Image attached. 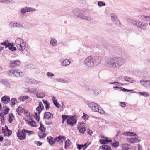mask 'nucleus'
<instances>
[{
	"label": "nucleus",
	"mask_w": 150,
	"mask_h": 150,
	"mask_svg": "<svg viewBox=\"0 0 150 150\" xmlns=\"http://www.w3.org/2000/svg\"><path fill=\"white\" fill-rule=\"evenodd\" d=\"M125 62V60L122 58H114L111 59L108 66L112 67H119Z\"/></svg>",
	"instance_id": "nucleus-1"
},
{
	"label": "nucleus",
	"mask_w": 150,
	"mask_h": 150,
	"mask_svg": "<svg viewBox=\"0 0 150 150\" xmlns=\"http://www.w3.org/2000/svg\"><path fill=\"white\" fill-rule=\"evenodd\" d=\"M17 136L18 139L21 140L26 139V134L28 136H30L34 134L33 131L26 130L24 129L22 130L19 129L16 132Z\"/></svg>",
	"instance_id": "nucleus-2"
},
{
	"label": "nucleus",
	"mask_w": 150,
	"mask_h": 150,
	"mask_svg": "<svg viewBox=\"0 0 150 150\" xmlns=\"http://www.w3.org/2000/svg\"><path fill=\"white\" fill-rule=\"evenodd\" d=\"M15 44L17 49L20 51H23L25 48V44L21 38H18L15 41Z\"/></svg>",
	"instance_id": "nucleus-3"
},
{
	"label": "nucleus",
	"mask_w": 150,
	"mask_h": 150,
	"mask_svg": "<svg viewBox=\"0 0 150 150\" xmlns=\"http://www.w3.org/2000/svg\"><path fill=\"white\" fill-rule=\"evenodd\" d=\"M44 107L42 103L41 102H40L39 103V106L37 108L36 110L37 113H35V115L34 116L36 120L38 121H39L40 116L38 115H39L42 110L44 109Z\"/></svg>",
	"instance_id": "nucleus-4"
},
{
	"label": "nucleus",
	"mask_w": 150,
	"mask_h": 150,
	"mask_svg": "<svg viewBox=\"0 0 150 150\" xmlns=\"http://www.w3.org/2000/svg\"><path fill=\"white\" fill-rule=\"evenodd\" d=\"M88 105L93 111L98 112L100 113H103L104 112V111L100 109V108L99 106L94 103H90Z\"/></svg>",
	"instance_id": "nucleus-5"
},
{
	"label": "nucleus",
	"mask_w": 150,
	"mask_h": 150,
	"mask_svg": "<svg viewBox=\"0 0 150 150\" xmlns=\"http://www.w3.org/2000/svg\"><path fill=\"white\" fill-rule=\"evenodd\" d=\"M93 57L89 56L85 60V64L89 67H92L94 66Z\"/></svg>",
	"instance_id": "nucleus-6"
},
{
	"label": "nucleus",
	"mask_w": 150,
	"mask_h": 150,
	"mask_svg": "<svg viewBox=\"0 0 150 150\" xmlns=\"http://www.w3.org/2000/svg\"><path fill=\"white\" fill-rule=\"evenodd\" d=\"M5 129L2 127V133L5 136H9L12 134V131L10 130L6 126H5Z\"/></svg>",
	"instance_id": "nucleus-7"
},
{
	"label": "nucleus",
	"mask_w": 150,
	"mask_h": 150,
	"mask_svg": "<svg viewBox=\"0 0 150 150\" xmlns=\"http://www.w3.org/2000/svg\"><path fill=\"white\" fill-rule=\"evenodd\" d=\"M78 129L79 132L81 133H84L86 130L84 124L83 123H79L78 125Z\"/></svg>",
	"instance_id": "nucleus-8"
},
{
	"label": "nucleus",
	"mask_w": 150,
	"mask_h": 150,
	"mask_svg": "<svg viewBox=\"0 0 150 150\" xmlns=\"http://www.w3.org/2000/svg\"><path fill=\"white\" fill-rule=\"evenodd\" d=\"M67 124L73 125L76 123L77 120L74 117L72 116L67 119Z\"/></svg>",
	"instance_id": "nucleus-9"
},
{
	"label": "nucleus",
	"mask_w": 150,
	"mask_h": 150,
	"mask_svg": "<svg viewBox=\"0 0 150 150\" xmlns=\"http://www.w3.org/2000/svg\"><path fill=\"white\" fill-rule=\"evenodd\" d=\"M65 139L66 138L64 136H59L56 137L54 139V140L55 142L61 144L65 140Z\"/></svg>",
	"instance_id": "nucleus-10"
},
{
	"label": "nucleus",
	"mask_w": 150,
	"mask_h": 150,
	"mask_svg": "<svg viewBox=\"0 0 150 150\" xmlns=\"http://www.w3.org/2000/svg\"><path fill=\"white\" fill-rule=\"evenodd\" d=\"M20 64V62L19 60L15 61H11L10 63V67L11 68H13L18 66Z\"/></svg>",
	"instance_id": "nucleus-11"
},
{
	"label": "nucleus",
	"mask_w": 150,
	"mask_h": 150,
	"mask_svg": "<svg viewBox=\"0 0 150 150\" xmlns=\"http://www.w3.org/2000/svg\"><path fill=\"white\" fill-rule=\"evenodd\" d=\"M140 82L145 87L147 88H150V81H144V80H141L140 81Z\"/></svg>",
	"instance_id": "nucleus-12"
},
{
	"label": "nucleus",
	"mask_w": 150,
	"mask_h": 150,
	"mask_svg": "<svg viewBox=\"0 0 150 150\" xmlns=\"http://www.w3.org/2000/svg\"><path fill=\"white\" fill-rule=\"evenodd\" d=\"M93 59L94 66L97 65L100 63L101 58L99 57H93Z\"/></svg>",
	"instance_id": "nucleus-13"
},
{
	"label": "nucleus",
	"mask_w": 150,
	"mask_h": 150,
	"mask_svg": "<svg viewBox=\"0 0 150 150\" xmlns=\"http://www.w3.org/2000/svg\"><path fill=\"white\" fill-rule=\"evenodd\" d=\"M10 98L7 96H5L1 98L2 101L5 104H7L10 101Z\"/></svg>",
	"instance_id": "nucleus-14"
},
{
	"label": "nucleus",
	"mask_w": 150,
	"mask_h": 150,
	"mask_svg": "<svg viewBox=\"0 0 150 150\" xmlns=\"http://www.w3.org/2000/svg\"><path fill=\"white\" fill-rule=\"evenodd\" d=\"M15 74L14 76H17L18 77L22 76H23V74L22 72H21L20 71L17 69L14 70Z\"/></svg>",
	"instance_id": "nucleus-15"
},
{
	"label": "nucleus",
	"mask_w": 150,
	"mask_h": 150,
	"mask_svg": "<svg viewBox=\"0 0 150 150\" xmlns=\"http://www.w3.org/2000/svg\"><path fill=\"white\" fill-rule=\"evenodd\" d=\"M53 117V115L49 112H47L44 114V118L50 119Z\"/></svg>",
	"instance_id": "nucleus-16"
},
{
	"label": "nucleus",
	"mask_w": 150,
	"mask_h": 150,
	"mask_svg": "<svg viewBox=\"0 0 150 150\" xmlns=\"http://www.w3.org/2000/svg\"><path fill=\"white\" fill-rule=\"evenodd\" d=\"M7 47H8L10 50L12 51H15L16 50V48L14 47L13 44L11 43H8L7 45L6 46V48Z\"/></svg>",
	"instance_id": "nucleus-17"
},
{
	"label": "nucleus",
	"mask_w": 150,
	"mask_h": 150,
	"mask_svg": "<svg viewBox=\"0 0 150 150\" xmlns=\"http://www.w3.org/2000/svg\"><path fill=\"white\" fill-rule=\"evenodd\" d=\"M25 110H24L23 108L20 106L18 107L16 110L18 114L20 115H21L23 112H24Z\"/></svg>",
	"instance_id": "nucleus-18"
},
{
	"label": "nucleus",
	"mask_w": 150,
	"mask_h": 150,
	"mask_svg": "<svg viewBox=\"0 0 150 150\" xmlns=\"http://www.w3.org/2000/svg\"><path fill=\"white\" fill-rule=\"evenodd\" d=\"M28 123L32 127H36L37 126L36 122L32 120L31 121H28Z\"/></svg>",
	"instance_id": "nucleus-19"
},
{
	"label": "nucleus",
	"mask_w": 150,
	"mask_h": 150,
	"mask_svg": "<svg viewBox=\"0 0 150 150\" xmlns=\"http://www.w3.org/2000/svg\"><path fill=\"white\" fill-rule=\"evenodd\" d=\"M47 139L49 143L51 145H52L54 144L55 142H54V139L51 137H47Z\"/></svg>",
	"instance_id": "nucleus-20"
},
{
	"label": "nucleus",
	"mask_w": 150,
	"mask_h": 150,
	"mask_svg": "<svg viewBox=\"0 0 150 150\" xmlns=\"http://www.w3.org/2000/svg\"><path fill=\"white\" fill-rule=\"evenodd\" d=\"M142 22L139 21H133L132 22V24L135 26H136L139 28H142L140 25H142Z\"/></svg>",
	"instance_id": "nucleus-21"
},
{
	"label": "nucleus",
	"mask_w": 150,
	"mask_h": 150,
	"mask_svg": "<svg viewBox=\"0 0 150 150\" xmlns=\"http://www.w3.org/2000/svg\"><path fill=\"white\" fill-rule=\"evenodd\" d=\"M15 71L14 70L11 69L9 70L8 71L7 74L10 76L14 77Z\"/></svg>",
	"instance_id": "nucleus-22"
},
{
	"label": "nucleus",
	"mask_w": 150,
	"mask_h": 150,
	"mask_svg": "<svg viewBox=\"0 0 150 150\" xmlns=\"http://www.w3.org/2000/svg\"><path fill=\"white\" fill-rule=\"evenodd\" d=\"M70 63V62L68 60H64L62 62L61 64L63 66H66L69 65Z\"/></svg>",
	"instance_id": "nucleus-23"
},
{
	"label": "nucleus",
	"mask_w": 150,
	"mask_h": 150,
	"mask_svg": "<svg viewBox=\"0 0 150 150\" xmlns=\"http://www.w3.org/2000/svg\"><path fill=\"white\" fill-rule=\"evenodd\" d=\"M138 141V138H130L129 139L128 141L129 142L133 143H136Z\"/></svg>",
	"instance_id": "nucleus-24"
},
{
	"label": "nucleus",
	"mask_w": 150,
	"mask_h": 150,
	"mask_svg": "<svg viewBox=\"0 0 150 150\" xmlns=\"http://www.w3.org/2000/svg\"><path fill=\"white\" fill-rule=\"evenodd\" d=\"M44 132L40 131L38 133L39 137L41 138H44L47 135V134L44 133Z\"/></svg>",
	"instance_id": "nucleus-25"
},
{
	"label": "nucleus",
	"mask_w": 150,
	"mask_h": 150,
	"mask_svg": "<svg viewBox=\"0 0 150 150\" xmlns=\"http://www.w3.org/2000/svg\"><path fill=\"white\" fill-rule=\"evenodd\" d=\"M40 126L39 128V129L40 131L42 132H44L46 130V128L40 122Z\"/></svg>",
	"instance_id": "nucleus-26"
},
{
	"label": "nucleus",
	"mask_w": 150,
	"mask_h": 150,
	"mask_svg": "<svg viewBox=\"0 0 150 150\" xmlns=\"http://www.w3.org/2000/svg\"><path fill=\"white\" fill-rule=\"evenodd\" d=\"M36 96L38 98H43L45 96V95L43 93H38L37 92L36 93Z\"/></svg>",
	"instance_id": "nucleus-27"
},
{
	"label": "nucleus",
	"mask_w": 150,
	"mask_h": 150,
	"mask_svg": "<svg viewBox=\"0 0 150 150\" xmlns=\"http://www.w3.org/2000/svg\"><path fill=\"white\" fill-rule=\"evenodd\" d=\"M11 102L12 107H14L17 102V100L15 98H12L11 100Z\"/></svg>",
	"instance_id": "nucleus-28"
},
{
	"label": "nucleus",
	"mask_w": 150,
	"mask_h": 150,
	"mask_svg": "<svg viewBox=\"0 0 150 150\" xmlns=\"http://www.w3.org/2000/svg\"><path fill=\"white\" fill-rule=\"evenodd\" d=\"M102 149L105 150H111V148L110 146L107 145H103L101 146Z\"/></svg>",
	"instance_id": "nucleus-29"
},
{
	"label": "nucleus",
	"mask_w": 150,
	"mask_h": 150,
	"mask_svg": "<svg viewBox=\"0 0 150 150\" xmlns=\"http://www.w3.org/2000/svg\"><path fill=\"white\" fill-rule=\"evenodd\" d=\"M9 122L10 123H11L14 118V115L12 113L9 114Z\"/></svg>",
	"instance_id": "nucleus-30"
},
{
	"label": "nucleus",
	"mask_w": 150,
	"mask_h": 150,
	"mask_svg": "<svg viewBox=\"0 0 150 150\" xmlns=\"http://www.w3.org/2000/svg\"><path fill=\"white\" fill-rule=\"evenodd\" d=\"M65 148L66 149L68 147L71 143L70 140H67L65 142Z\"/></svg>",
	"instance_id": "nucleus-31"
},
{
	"label": "nucleus",
	"mask_w": 150,
	"mask_h": 150,
	"mask_svg": "<svg viewBox=\"0 0 150 150\" xmlns=\"http://www.w3.org/2000/svg\"><path fill=\"white\" fill-rule=\"evenodd\" d=\"M42 101L46 109L47 110L49 108V105L47 101L44 100H42Z\"/></svg>",
	"instance_id": "nucleus-32"
},
{
	"label": "nucleus",
	"mask_w": 150,
	"mask_h": 150,
	"mask_svg": "<svg viewBox=\"0 0 150 150\" xmlns=\"http://www.w3.org/2000/svg\"><path fill=\"white\" fill-rule=\"evenodd\" d=\"M141 23L142 25H140V26L142 27V28H140L143 29H146V26L148 25V24L147 23L142 22Z\"/></svg>",
	"instance_id": "nucleus-33"
},
{
	"label": "nucleus",
	"mask_w": 150,
	"mask_h": 150,
	"mask_svg": "<svg viewBox=\"0 0 150 150\" xmlns=\"http://www.w3.org/2000/svg\"><path fill=\"white\" fill-rule=\"evenodd\" d=\"M139 93H140L142 95L145 97H149V93L146 92H139Z\"/></svg>",
	"instance_id": "nucleus-34"
},
{
	"label": "nucleus",
	"mask_w": 150,
	"mask_h": 150,
	"mask_svg": "<svg viewBox=\"0 0 150 150\" xmlns=\"http://www.w3.org/2000/svg\"><path fill=\"white\" fill-rule=\"evenodd\" d=\"M50 44L53 46H55L57 44V41L54 39H52L50 41Z\"/></svg>",
	"instance_id": "nucleus-35"
},
{
	"label": "nucleus",
	"mask_w": 150,
	"mask_h": 150,
	"mask_svg": "<svg viewBox=\"0 0 150 150\" xmlns=\"http://www.w3.org/2000/svg\"><path fill=\"white\" fill-rule=\"evenodd\" d=\"M128 145L127 144H123L122 146V149L123 150H128L129 149Z\"/></svg>",
	"instance_id": "nucleus-36"
},
{
	"label": "nucleus",
	"mask_w": 150,
	"mask_h": 150,
	"mask_svg": "<svg viewBox=\"0 0 150 150\" xmlns=\"http://www.w3.org/2000/svg\"><path fill=\"white\" fill-rule=\"evenodd\" d=\"M10 109L8 107H6L5 108V109L4 110V112L3 113L5 114V115L6 114L9 112Z\"/></svg>",
	"instance_id": "nucleus-37"
},
{
	"label": "nucleus",
	"mask_w": 150,
	"mask_h": 150,
	"mask_svg": "<svg viewBox=\"0 0 150 150\" xmlns=\"http://www.w3.org/2000/svg\"><path fill=\"white\" fill-rule=\"evenodd\" d=\"M12 25H13V27H19L20 25L19 23H16V22H11L10 23Z\"/></svg>",
	"instance_id": "nucleus-38"
},
{
	"label": "nucleus",
	"mask_w": 150,
	"mask_h": 150,
	"mask_svg": "<svg viewBox=\"0 0 150 150\" xmlns=\"http://www.w3.org/2000/svg\"><path fill=\"white\" fill-rule=\"evenodd\" d=\"M98 5L100 7H101L105 6V4L103 1H100L98 2Z\"/></svg>",
	"instance_id": "nucleus-39"
},
{
	"label": "nucleus",
	"mask_w": 150,
	"mask_h": 150,
	"mask_svg": "<svg viewBox=\"0 0 150 150\" xmlns=\"http://www.w3.org/2000/svg\"><path fill=\"white\" fill-rule=\"evenodd\" d=\"M45 124L47 125H50L52 124V120H51L48 119L46 121H45Z\"/></svg>",
	"instance_id": "nucleus-40"
},
{
	"label": "nucleus",
	"mask_w": 150,
	"mask_h": 150,
	"mask_svg": "<svg viewBox=\"0 0 150 150\" xmlns=\"http://www.w3.org/2000/svg\"><path fill=\"white\" fill-rule=\"evenodd\" d=\"M83 115L82 117V118L85 120L88 119L89 117V116L85 113H83Z\"/></svg>",
	"instance_id": "nucleus-41"
},
{
	"label": "nucleus",
	"mask_w": 150,
	"mask_h": 150,
	"mask_svg": "<svg viewBox=\"0 0 150 150\" xmlns=\"http://www.w3.org/2000/svg\"><path fill=\"white\" fill-rule=\"evenodd\" d=\"M29 91L31 93H36L38 92V90L37 89H33L31 90L29 89Z\"/></svg>",
	"instance_id": "nucleus-42"
},
{
	"label": "nucleus",
	"mask_w": 150,
	"mask_h": 150,
	"mask_svg": "<svg viewBox=\"0 0 150 150\" xmlns=\"http://www.w3.org/2000/svg\"><path fill=\"white\" fill-rule=\"evenodd\" d=\"M99 142L102 144H107L106 139H100Z\"/></svg>",
	"instance_id": "nucleus-43"
},
{
	"label": "nucleus",
	"mask_w": 150,
	"mask_h": 150,
	"mask_svg": "<svg viewBox=\"0 0 150 150\" xmlns=\"http://www.w3.org/2000/svg\"><path fill=\"white\" fill-rule=\"evenodd\" d=\"M21 12L23 13H24L25 12H28V11L27 7L25 8H23L21 9Z\"/></svg>",
	"instance_id": "nucleus-44"
},
{
	"label": "nucleus",
	"mask_w": 150,
	"mask_h": 150,
	"mask_svg": "<svg viewBox=\"0 0 150 150\" xmlns=\"http://www.w3.org/2000/svg\"><path fill=\"white\" fill-rule=\"evenodd\" d=\"M86 145V144H85L83 145H78L77 148L79 150H80L82 149V148L84 147Z\"/></svg>",
	"instance_id": "nucleus-45"
},
{
	"label": "nucleus",
	"mask_w": 150,
	"mask_h": 150,
	"mask_svg": "<svg viewBox=\"0 0 150 150\" xmlns=\"http://www.w3.org/2000/svg\"><path fill=\"white\" fill-rule=\"evenodd\" d=\"M24 114L25 115L28 117L30 118L31 117L30 113H29L27 110H26L25 111Z\"/></svg>",
	"instance_id": "nucleus-46"
},
{
	"label": "nucleus",
	"mask_w": 150,
	"mask_h": 150,
	"mask_svg": "<svg viewBox=\"0 0 150 150\" xmlns=\"http://www.w3.org/2000/svg\"><path fill=\"white\" fill-rule=\"evenodd\" d=\"M5 115L4 113H0V117L2 121L4 120Z\"/></svg>",
	"instance_id": "nucleus-47"
},
{
	"label": "nucleus",
	"mask_w": 150,
	"mask_h": 150,
	"mask_svg": "<svg viewBox=\"0 0 150 150\" xmlns=\"http://www.w3.org/2000/svg\"><path fill=\"white\" fill-rule=\"evenodd\" d=\"M27 8L28 12H31L36 11V10L35 8H33L27 7Z\"/></svg>",
	"instance_id": "nucleus-48"
},
{
	"label": "nucleus",
	"mask_w": 150,
	"mask_h": 150,
	"mask_svg": "<svg viewBox=\"0 0 150 150\" xmlns=\"http://www.w3.org/2000/svg\"><path fill=\"white\" fill-rule=\"evenodd\" d=\"M127 133L128 134L127 135L128 136H134L136 135V134L134 133H131L130 132H127Z\"/></svg>",
	"instance_id": "nucleus-49"
},
{
	"label": "nucleus",
	"mask_w": 150,
	"mask_h": 150,
	"mask_svg": "<svg viewBox=\"0 0 150 150\" xmlns=\"http://www.w3.org/2000/svg\"><path fill=\"white\" fill-rule=\"evenodd\" d=\"M111 17L113 20H115L117 18V16L114 13H112L111 14Z\"/></svg>",
	"instance_id": "nucleus-50"
},
{
	"label": "nucleus",
	"mask_w": 150,
	"mask_h": 150,
	"mask_svg": "<svg viewBox=\"0 0 150 150\" xmlns=\"http://www.w3.org/2000/svg\"><path fill=\"white\" fill-rule=\"evenodd\" d=\"M112 146L114 147H118L119 145V143L118 142H116L113 143L112 144Z\"/></svg>",
	"instance_id": "nucleus-51"
},
{
	"label": "nucleus",
	"mask_w": 150,
	"mask_h": 150,
	"mask_svg": "<svg viewBox=\"0 0 150 150\" xmlns=\"http://www.w3.org/2000/svg\"><path fill=\"white\" fill-rule=\"evenodd\" d=\"M67 116H66L65 115H62V117L63 119L62 123H63L64 120L67 119Z\"/></svg>",
	"instance_id": "nucleus-52"
},
{
	"label": "nucleus",
	"mask_w": 150,
	"mask_h": 150,
	"mask_svg": "<svg viewBox=\"0 0 150 150\" xmlns=\"http://www.w3.org/2000/svg\"><path fill=\"white\" fill-rule=\"evenodd\" d=\"M120 105L121 107H125L126 106V104L125 102H121L120 103Z\"/></svg>",
	"instance_id": "nucleus-53"
},
{
	"label": "nucleus",
	"mask_w": 150,
	"mask_h": 150,
	"mask_svg": "<svg viewBox=\"0 0 150 150\" xmlns=\"http://www.w3.org/2000/svg\"><path fill=\"white\" fill-rule=\"evenodd\" d=\"M29 98V97L27 96H23L22 98V100L24 101L25 100L28 99Z\"/></svg>",
	"instance_id": "nucleus-54"
},
{
	"label": "nucleus",
	"mask_w": 150,
	"mask_h": 150,
	"mask_svg": "<svg viewBox=\"0 0 150 150\" xmlns=\"http://www.w3.org/2000/svg\"><path fill=\"white\" fill-rule=\"evenodd\" d=\"M47 75L48 76H54V74L52 73L47 72Z\"/></svg>",
	"instance_id": "nucleus-55"
},
{
	"label": "nucleus",
	"mask_w": 150,
	"mask_h": 150,
	"mask_svg": "<svg viewBox=\"0 0 150 150\" xmlns=\"http://www.w3.org/2000/svg\"><path fill=\"white\" fill-rule=\"evenodd\" d=\"M8 44V41H6L4 42L1 43V44L3 45H5V46H6V45H7Z\"/></svg>",
	"instance_id": "nucleus-56"
},
{
	"label": "nucleus",
	"mask_w": 150,
	"mask_h": 150,
	"mask_svg": "<svg viewBox=\"0 0 150 150\" xmlns=\"http://www.w3.org/2000/svg\"><path fill=\"white\" fill-rule=\"evenodd\" d=\"M52 100L54 104L57 103V99L54 97L52 98Z\"/></svg>",
	"instance_id": "nucleus-57"
},
{
	"label": "nucleus",
	"mask_w": 150,
	"mask_h": 150,
	"mask_svg": "<svg viewBox=\"0 0 150 150\" xmlns=\"http://www.w3.org/2000/svg\"><path fill=\"white\" fill-rule=\"evenodd\" d=\"M123 91L124 92H130V91H133V90H128L127 89H125L124 88H123L122 89Z\"/></svg>",
	"instance_id": "nucleus-58"
},
{
	"label": "nucleus",
	"mask_w": 150,
	"mask_h": 150,
	"mask_svg": "<svg viewBox=\"0 0 150 150\" xmlns=\"http://www.w3.org/2000/svg\"><path fill=\"white\" fill-rule=\"evenodd\" d=\"M54 105L56 107L58 108H59L60 107V104H59L58 102Z\"/></svg>",
	"instance_id": "nucleus-59"
},
{
	"label": "nucleus",
	"mask_w": 150,
	"mask_h": 150,
	"mask_svg": "<svg viewBox=\"0 0 150 150\" xmlns=\"http://www.w3.org/2000/svg\"><path fill=\"white\" fill-rule=\"evenodd\" d=\"M145 18H146V20L150 21V16H147L146 17H145Z\"/></svg>",
	"instance_id": "nucleus-60"
},
{
	"label": "nucleus",
	"mask_w": 150,
	"mask_h": 150,
	"mask_svg": "<svg viewBox=\"0 0 150 150\" xmlns=\"http://www.w3.org/2000/svg\"><path fill=\"white\" fill-rule=\"evenodd\" d=\"M9 0H0V3H4L8 1Z\"/></svg>",
	"instance_id": "nucleus-61"
},
{
	"label": "nucleus",
	"mask_w": 150,
	"mask_h": 150,
	"mask_svg": "<svg viewBox=\"0 0 150 150\" xmlns=\"http://www.w3.org/2000/svg\"><path fill=\"white\" fill-rule=\"evenodd\" d=\"M87 133L91 136V134L93 133V132L91 130H89Z\"/></svg>",
	"instance_id": "nucleus-62"
},
{
	"label": "nucleus",
	"mask_w": 150,
	"mask_h": 150,
	"mask_svg": "<svg viewBox=\"0 0 150 150\" xmlns=\"http://www.w3.org/2000/svg\"><path fill=\"white\" fill-rule=\"evenodd\" d=\"M106 141H107V143L108 142H109L110 143L112 142V141L111 140H108V138L107 137H106Z\"/></svg>",
	"instance_id": "nucleus-63"
},
{
	"label": "nucleus",
	"mask_w": 150,
	"mask_h": 150,
	"mask_svg": "<svg viewBox=\"0 0 150 150\" xmlns=\"http://www.w3.org/2000/svg\"><path fill=\"white\" fill-rule=\"evenodd\" d=\"M3 137L1 136H0V141L2 142L3 141Z\"/></svg>",
	"instance_id": "nucleus-64"
}]
</instances>
